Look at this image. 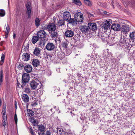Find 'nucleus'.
Segmentation results:
<instances>
[{
  "label": "nucleus",
  "instance_id": "nucleus-26",
  "mask_svg": "<svg viewBox=\"0 0 135 135\" xmlns=\"http://www.w3.org/2000/svg\"><path fill=\"white\" fill-rule=\"evenodd\" d=\"M84 2L85 4L87 6L91 7L92 5V2L89 0H84Z\"/></svg>",
  "mask_w": 135,
  "mask_h": 135
},
{
  "label": "nucleus",
  "instance_id": "nucleus-34",
  "mask_svg": "<svg viewBox=\"0 0 135 135\" xmlns=\"http://www.w3.org/2000/svg\"><path fill=\"white\" fill-rule=\"evenodd\" d=\"M5 15V12L4 10L3 9H0V16L3 17Z\"/></svg>",
  "mask_w": 135,
  "mask_h": 135
},
{
  "label": "nucleus",
  "instance_id": "nucleus-35",
  "mask_svg": "<svg viewBox=\"0 0 135 135\" xmlns=\"http://www.w3.org/2000/svg\"><path fill=\"white\" fill-rule=\"evenodd\" d=\"M29 45L27 44L26 46H24L23 48L22 49L24 52H27L28 49Z\"/></svg>",
  "mask_w": 135,
  "mask_h": 135
},
{
  "label": "nucleus",
  "instance_id": "nucleus-32",
  "mask_svg": "<svg viewBox=\"0 0 135 135\" xmlns=\"http://www.w3.org/2000/svg\"><path fill=\"white\" fill-rule=\"evenodd\" d=\"M129 36L131 39L133 40L135 39V32H133L131 33Z\"/></svg>",
  "mask_w": 135,
  "mask_h": 135
},
{
  "label": "nucleus",
  "instance_id": "nucleus-30",
  "mask_svg": "<svg viewBox=\"0 0 135 135\" xmlns=\"http://www.w3.org/2000/svg\"><path fill=\"white\" fill-rule=\"evenodd\" d=\"M5 55L3 54H2V55L1 57V60L0 62V65H2L4 62V60L5 59Z\"/></svg>",
  "mask_w": 135,
  "mask_h": 135
},
{
  "label": "nucleus",
  "instance_id": "nucleus-43",
  "mask_svg": "<svg viewBox=\"0 0 135 135\" xmlns=\"http://www.w3.org/2000/svg\"><path fill=\"white\" fill-rule=\"evenodd\" d=\"M37 103L36 102H32L31 105L33 107H35V106L37 105Z\"/></svg>",
  "mask_w": 135,
  "mask_h": 135
},
{
  "label": "nucleus",
  "instance_id": "nucleus-3",
  "mask_svg": "<svg viewBox=\"0 0 135 135\" xmlns=\"http://www.w3.org/2000/svg\"><path fill=\"white\" fill-rule=\"evenodd\" d=\"M22 81L21 85L22 88L23 87V85H25L28 83L30 80V76L29 74L26 73H23L22 76Z\"/></svg>",
  "mask_w": 135,
  "mask_h": 135
},
{
  "label": "nucleus",
  "instance_id": "nucleus-6",
  "mask_svg": "<svg viewBox=\"0 0 135 135\" xmlns=\"http://www.w3.org/2000/svg\"><path fill=\"white\" fill-rule=\"evenodd\" d=\"M111 24V21H110L107 20L104 21L102 24V27L105 30H107L109 28Z\"/></svg>",
  "mask_w": 135,
  "mask_h": 135
},
{
  "label": "nucleus",
  "instance_id": "nucleus-11",
  "mask_svg": "<svg viewBox=\"0 0 135 135\" xmlns=\"http://www.w3.org/2000/svg\"><path fill=\"white\" fill-rule=\"evenodd\" d=\"M56 25L53 23H50L47 26V28L49 32L51 31H55L56 29Z\"/></svg>",
  "mask_w": 135,
  "mask_h": 135
},
{
  "label": "nucleus",
  "instance_id": "nucleus-15",
  "mask_svg": "<svg viewBox=\"0 0 135 135\" xmlns=\"http://www.w3.org/2000/svg\"><path fill=\"white\" fill-rule=\"evenodd\" d=\"M51 37L52 38H57L58 37V34L56 31H51L49 32Z\"/></svg>",
  "mask_w": 135,
  "mask_h": 135
},
{
  "label": "nucleus",
  "instance_id": "nucleus-47",
  "mask_svg": "<svg viewBox=\"0 0 135 135\" xmlns=\"http://www.w3.org/2000/svg\"><path fill=\"white\" fill-rule=\"evenodd\" d=\"M9 33L5 32V38H7Z\"/></svg>",
  "mask_w": 135,
  "mask_h": 135
},
{
  "label": "nucleus",
  "instance_id": "nucleus-14",
  "mask_svg": "<svg viewBox=\"0 0 135 135\" xmlns=\"http://www.w3.org/2000/svg\"><path fill=\"white\" fill-rule=\"evenodd\" d=\"M111 28L114 31H119L121 29L120 25L118 24H113L111 26Z\"/></svg>",
  "mask_w": 135,
  "mask_h": 135
},
{
  "label": "nucleus",
  "instance_id": "nucleus-4",
  "mask_svg": "<svg viewBox=\"0 0 135 135\" xmlns=\"http://www.w3.org/2000/svg\"><path fill=\"white\" fill-rule=\"evenodd\" d=\"M63 19L64 20L67 21L70 23L72 24L73 18H71V16L70 12L66 11L63 14Z\"/></svg>",
  "mask_w": 135,
  "mask_h": 135
},
{
  "label": "nucleus",
  "instance_id": "nucleus-37",
  "mask_svg": "<svg viewBox=\"0 0 135 135\" xmlns=\"http://www.w3.org/2000/svg\"><path fill=\"white\" fill-rule=\"evenodd\" d=\"M3 72L2 70L0 72V81L1 83L2 82V79L3 78Z\"/></svg>",
  "mask_w": 135,
  "mask_h": 135
},
{
  "label": "nucleus",
  "instance_id": "nucleus-51",
  "mask_svg": "<svg viewBox=\"0 0 135 135\" xmlns=\"http://www.w3.org/2000/svg\"><path fill=\"white\" fill-rule=\"evenodd\" d=\"M17 86H19V85H20V83L18 81V80H17Z\"/></svg>",
  "mask_w": 135,
  "mask_h": 135
},
{
  "label": "nucleus",
  "instance_id": "nucleus-23",
  "mask_svg": "<svg viewBox=\"0 0 135 135\" xmlns=\"http://www.w3.org/2000/svg\"><path fill=\"white\" fill-rule=\"evenodd\" d=\"M27 115L29 117H31L33 116L34 114V112L32 110L28 109H27Z\"/></svg>",
  "mask_w": 135,
  "mask_h": 135
},
{
  "label": "nucleus",
  "instance_id": "nucleus-7",
  "mask_svg": "<svg viewBox=\"0 0 135 135\" xmlns=\"http://www.w3.org/2000/svg\"><path fill=\"white\" fill-rule=\"evenodd\" d=\"M88 27L89 29H90L94 31L97 29V26L96 23H95L89 22L88 23Z\"/></svg>",
  "mask_w": 135,
  "mask_h": 135
},
{
  "label": "nucleus",
  "instance_id": "nucleus-17",
  "mask_svg": "<svg viewBox=\"0 0 135 135\" xmlns=\"http://www.w3.org/2000/svg\"><path fill=\"white\" fill-rule=\"evenodd\" d=\"M32 66L29 65L24 67V70L27 73H28L31 72L32 70Z\"/></svg>",
  "mask_w": 135,
  "mask_h": 135
},
{
  "label": "nucleus",
  "instance_id": "nucleus-20",
  "mask_svg": "<svg viewBox=\"0 0 135 135\" xmlns=\"http://www.w3.org/2000/svg\"><path fill=\"white\" fill-rule=\"evenodd\" d=\"M23 100L25 102H27L29 100V98L28 96L26 94H23L22 95Z\"/></svg>",
  "mask_w": 135,
  "mask_h": 135
},
{
  "label": "nucleus",
  "instance_id": "nucleus-44",
  "mask_svg": "<svg viewBox=\"0 0 135 135\" xmlns=\"http://www.w3.org/2000/svg\"><path fill=\"white\" fill-rule=\"evenodd\" d=\"M122 39H121V40H120L119 41L120 42V45H121L123 44H124V40L123 39L122 40Z\"/></svg>",
  "mask_w": 135,
  "mask_h": 135
},
{
  "label": "nucleus",
  "instance_id": "nucleus-60",
  "mask_svg": "<svg viewBox=\"0 0 135 135\" xmlns=\"http://www.w3.org/2000/svg\"><path fill=\"white\" fill-rule=\"evenodd\" d=\"M52 109H50V110H51V112H52Z\"/></svg>",
  "mask_w": 135,
  "mask_h": 135
},
{
  "label": "nucleus",
  "instance_id": "nucleus-41",
  "mask_svg": "<svg viewBox=\"0 0 135 135\" xmlns=\"http://www.w3.org/2000/svg\"><path fill=\"white\" fill-rule=\"evenodd\" d=\"M14 119L16 124H17V115L16 113L15 114Z\"/></svg>",
  "mask_w": 135,
  "mask_h": 135
},
{
  "label": "nucleus",
  "instance_id": "nucleus-50",
  "mask_svg": "<svg viewBox=\"0 0 135 135\" xmlns=\"http://www.w3.org/2000/svg\"><path fill=\"white\" fill-rule=\"evenodd\" d=\"M88 15L90 17H91L93 16V14L90 13H88Z\"/></svg>",
  "mask_w": 135,
  "mask_h": 135
},
{
  "label": "nucleus",
  "instance_id": "nucleus-25",
  "mask_svg": "<svg viewBox=\"0 0 135 135\" xmlns=\"http://www.w3.org/2000/svg\"><path fill=\"white\" fill-rule=\"evenodd\" d=\"M41 21L40 19L38 18H36L35 19V25L37 27L39 26L40 25V22Z\"/></svg>",
  "mask_w": 135,
  "mask_h": 135
},
{
  "label": "nucleus",
  "instance_id": "nucleus-2",
  "mask_svg": "<svg viewBox=\"0 0 135 135\" xmlns=\"http://www.w3.org/2000/svg\"><path fill=\"white\" fill-rule=\"evenodd\" d=\"M74 18H73L72 20V25H75L77 24V22H82L84 20L83 14L79 12L76 13L74 15Z\"/></svg>",
  "mask_w": 135,
  "mask_h": 135
},
{
  "label": "nucleus",
  "instance_id": "nucleus-54",
  "mask_svg": "<svg viewBox=\"0 0 135 135\" xmlns=\"http://www.w3.org/2000/svg\"><path fill=\"white\" fill-rule=\"evenodd\" d=\"M57 131H59V132H61V129L58 128H57Z\"/></svg>",
  "mask_w": 135,
  "mask_h": 135
},
{
  "label": "nucleus",
  "instance_id": "nucleus-19",
  "mask_svg": "<svg viewBox=\"0 0 135 135\" xmlns=\"http://www.w3.org/2000/svg\"><path fill=\"white\" fill-rule=\"evenodd\" d=\"M40 50L38 47H36L33 52V54L36 56H38L40 54Z\"/></svg>",
  "mask_w": 135,
  "mask_h": 135
},
{
  "label": "nucleus",
  "instance_id": "nucleus-13",
  "mask_svg": "<svg viewBox=\"0 0 135 135\" xmlns=\"http://www.w3.org/2000/svg\"><path fill=\"white\" fill-rule=\"evenodd\" d=\"M74 35V32L70 30H67L65 33V35L67 37L70 38L72 37Z\"/></svg>",
  "mask_w": 135,
  "mask_h": 135
},
{
  "label": "nucleus",
  "instance_id": "nucleus-38",
  "mask_svg": "<svg viewBox=\"0 0 135 135\" xmlns=\"http://www.w3.org/2000/svg\"><path fill=\"white\" fill-rule=\"evenodd\" d=\"M6 31L5 32L9 33L10 31V28L8 24H7V26L6 27Z\"/></svg>",
  "mask_w": 135,
  "mask_h": 135
},
{
  "label": "nucleus",
  "instance_id": "nucleus-61",
  "mask_svg": "<svg viewBox=\"0 0 135 135\" xmlns=\"http://www.w3.org/2000/svg\"><path fill=\"white\" fill-rule=\"evenodd\" d=\"M56 106H55V107H54V108H56Z\"/></svg>",
  "mask_w": 135,
  "mask_h": 135
},
{
  "label": "nucleus",
  "instance_id": "nucleus-42",
  "mask_svg": "<svg viewBox=\"0 0 135 135\" xmlns=\"http://www.w3.org/2000/svg\"><path fill=\"white\" fill-rule=\"evenodd\" d=\"M7 121V119L6 118L5 120H2L3 125L4 127H5L6 124V122Z\"/></svg>",
  "mask_w": 135,
  "mask_h": 135
},
{
  "label": "nucleus",
  "instance_id": "nucleus-48",
  "mask_svg": "<svg viewBox=\"0 0 135 135\" xmlns=\"http://www.w3.org/2000/svg\"><path fill=\"white\" fill-rule=\"evenodd\" d=\"M15 108L17 109V104L16 101H15Z\"/></svg>",
  "mask_w": 135,
  "mask_h": 135
},
{
  "label": "nucleus",
  "instance_id": "nucleus-62",
  "mask_svg": "<svg viewBox=\"0 0 135 135\" xmlns=\"http://www.w3.org/2000/svg\"><path fill=\"white\" fill-rule=\"evenodd\" d=\"M91 108H93V107H91Z\"/></svg>",
  "mask_w": 135,
  "mask_h": 135
},
{
  "label": "nucleus",
  "instance_id": "nucleus-46",
  "mask_svg": "<svg viewBox=\"0 0 135 135\" xmlns=\"http://www.w3.org/2000/svg\"><path fill=\"white\" fill-rule=\"evenodd\" d=\"M38 135H45V134L44 132H40L38 133Z\"/></svg>",
  "mask_w": 135,
  "mask_h": 135
},
{
  "label": "nucleus",
  "instance_id": "nucleus-39",
  "mask_svg": "<svg viewBox=\"0 0 135 135\" xmlns=\"http://www.w3.org/2000/svg\"><path fill=\"white\" fill-rule=\"evenodd\" d=\"M127 3L128 5L135 6V1H134L132 2H128V3Z\"/></svg>",
  "mask_w": 135,
  "mask_h": 135
},
{
  "label": "nucleus",
  "instance_id": "nucleus-5",
  "mask_svg": "<svg viewBox=\"0 0 135 135\" xmlns=\"http://www.w3.org/2000/svg\"><path fill=\"white\" fill-rule=\"evenodd\" d=\"M30 85L32 89L36 90L37 88H40V86L42 85V84L41 83H38L34 80H33L31 82Z\"/></svg>",
  "mask_w": 135,
  "mask_h": 135
},
{
  "label": "nucleus",
  "instance_id": "nucleus-10",
  "mask_svg": "<svg viewBox=\"0 0 135 135\" xmlns=\"http://www.w3.org/2000/svg\"><path fill=\"white\" fill-rule=\"evenodd\" d=\"M79 28L80 31L83 33H87L90 30L88 26L86 25L81 26Z\"/></svg>",
  "mask_w": 135,
  "mask_h": 135
},
{
  "label": "nucleus",
  "instance_id": "nucleus-9",
  "mask_svg": "<svg viewBox=\"0 0 135 135\" xmlns=\"http://www.w3.org/2000/svg\"><path fill=\"white\" fill-rule=\"evenodd\" d=\"M26 8L27 10V13L28 15V18H29L30 17V15L31 12V3L30 2H27Z\"/></svg>",
  "mask_w": 135,
  "mask_h": 135
},
{
  "label": "nucleus",
  "instance_id": "nucleus-24",
  "mask_svg": "<svg viewBox=\"0 0 135 135\" xmlns=\"http://www.w3.org/2000/svg\"><path fill=\"white\" fill-rule=\"evenodd\" d=\"M43 86L42 84V85L40 86V88H37L36 90H37V93L40 95H42L43 93V90L42 89Z\"/></svg>",
  "mask_w": 135,
  "mask_h": 135
},
{
  "label": "nucleus",
  "instance_id": "nucleus-59",
  "mask_svg": "<svg viewBox=\"0 0 135 135\" xmlns=\"http://www.w3.org/2000/svg\"><path fill=\"white\" fill-rule=\"evenodd\" d=\"M1 99H0V107L1 106Z\"/></svg>",
  "mask_w": 135,
  "mask_h": 135
},
{
  "label": "nucleus",
  "instance_id": "nucleus-36",
  "mask_svg": "<svg viewBox=\"0 0 135 135\" xmlns=\"http://www.w3.org/2000/svg\"><path fill=\"white\" fill-rule=\"evenodd\" d=\"M68 43L67 42H63L62 43V47L64 48L65 49L66 48H67L68 47Z\"/></svg>",
  "mask_w": 135,
  "mask_h": 135
},
{
  "label": "nucleus",
  "instance_id": "nucleus-58",
  "mask_svg": "<svg viewBox=\"0 0 135 135\" xmlns=\"http://www.w3.org/2000/svg\"><path fill=\"white\" fill-rule=\"evenodd\" d=\"M64 135H68V134L67 133H64Z\"/></svg>",
  "mask_w": 135,
  "mask_h": 135
},
{
  "label": "nucleus",
  "instance_id": "nucleus-56",
  "mask_svg": "<svg viewBox=\"0 0 135 135\" xmlns=\"http://www.w3.org/2000/svg\"><path fill=\"white\" fill-rule=\"evenodd\" d=\"M33 120H34L33 121V122L34 123H36V122L35 119H33Z\"/></svg>",
  "mask_w": 135,
  "mask_h": 135
},
{
  "label": "nucleus",
  "instance_id": "nucleus-27",
  "mask_svg": "<svg viewBox=\"0 0 135 135\" xmlns=\"http://www.w3.org/2000/svg\"><path fill=\"white\" fill-rule=\"evenodd\" d=\"M64 54L62 52H59L57 54V56L58 57L61 59H62L64 57Z\"/></svg>",
  "mask_w": 135,
  "mask_h": 135
},
{
  "label": "nucleus",
  "instance_id": "nucleus-22",
  "mask_svg": "<svg viewBox=\"0 0 135 135\" xmlns=\"http://www.w3.org/2000/svg\"><path fill=\"white\" fill-rule=\"evenodd\" d=\"M39 38L37 35V36H33L32 38V43L35 44L39 40Z\"/></svg>",
  "mask_w": 135,
  "mask_h": 135
},
{
  "label": "nucleus",
  "instance_id": "nucleus-16",
  "mask_svg": "<svg viewBox=\"0 0 135 135\" xmlns=\"http://www.w3.org/2000/svg\"><path fill=\"white\" fill-rule=\"evenodd\" d=\"M22 60L27 61L28 60L30 57V54L28 53H24L22 56Z\"/></svg>",
  "mask_w": 135,
  "mask_h": 135
},
{
  "label": "nucleus",
  "instance_id": "nucleus-31",
  "mask_svg": "<svg viewBox=\"0 0 135 135\" xmlns=\"http://www.w3.org/2000/svg\"><path fill=\"white\" fill-rule=\"evenodd\" d=\"M3 110V111H2V112L3 113L2 117L3 119V120H5L6 118L7 119V117L6 113V110L4 109Z\"/></svg>",
  "mask_w": 135,
  "mask_h": 135
},
{
  "label": "nucleus",
  "instance_id": "nucleus-12",
  "mask_svg": "<svg viewBox=\"0 0 135 135\" xmlns=\"http://www.w3.org/2000/svg\"><path fill=\"white\" fill-rule=\"evenodd\" d=\"M121 29V32L125 34L127 33V32L129 31L128 26L124 24L122 25Z\"/></svg>",
  "mask_w": 135,
  "mask_h": 135
},
{
  "label": "nucleus",
  "instance_id": "nucleus-49",
  "mask_svg": "<svg viewBox=\"0 0 135 135\" xmlns=\"http://www.w3.org/2000/svg\"><path fill=\"white\" fill-rule=\"evenodd\" d=\"M112 0V2L111 3V4L112 5V7L114 8V5H113V4H114V2H113V1H114V0Z\"/></svg>",
  "mask_w": 135,
  "mask_h": 135
},
{
  "label": "nucleus",
  "instance_id": "nucleus-1",
  "mask_svg": "<svg viewBox=\"0 0 135 135\" xmlns=\"http://www.w3.org/2000/svg\"><path fill=\"white\" fill-rule=\"evenodd\" d=\"M37 35L41 40L39 42V45L44 46L46 41L47 39V38H46L47 35L46 33L44 30H41L37 32Z\"/></svg>",
  "mask_w": 135,
  "mask_h": 135
},
{
  "label": "nucleus",
  "instance_id": "nucleus-53",
  "mask_svg": "<svg viewBox=\"0 0 135 135\" xmlns=\"http://www.w3.org/2000/svg\"><path fill=\"white\" fill-rule=\"evenodd\" d=\"M16 34L15 33H14L13 34V38L15 39L16 38Z\"/></svg>",
  "mask_w": 135,
  "mask_h": 135
},
{
  "label": "nucleus",
  "instance_id": "nucleus-29",
  "mask_svg": "<svg viewBox=\"0 0 135 135\" xmlns=\"http://www.w3.org/2000/svg\"><path fill=\"white\" fill-rule=\"evenodd\" d=\"M24 91L26 93L28 94H30L31 91V89L27 87L24 88Z\"/></svg>",
  "mask_w": 135,
  "mask_h": 135
},
{
  "label": "nucleus",
  "instance_id": "nucleus-8",
  "mask_svg": "<svg viewBox=\"0 0 135 135\" xmlns=\"http://www.w3.org/2000/svg\"><path fill=\"white\" fill-rule=\"evenodd\" d=\"M55 48V45L53 43L48 42L46 45L45 48L48 51H51Z\"/></svg>",
  "mask_w": 135,
  "mask_h": 135
},
{
  "label": "nucleus",
  "instance_id": "nucleus-40",
  "mask_svg": "<svg viewBox=\"0 0 135 135\" xmlns=\"http://www.w3.org/2000/svg\"><path fill=\"white\" fill-rule=\"evenodd\" d=\"M24 67V65L23 64H20L19 65L18 68L19 69L21 70L23 69Z\"/></svg>",
  "mask_w": 135,
  "mask_h": 135
},
{
  "label": "nucleus",
  "instance_id": "nucleus-33",
  "mask_svg": "<svg viewBox=\"0 0 135 135\" xmlns=\"http://www.w3.org/2000/svg\"><path fill=\"white\" fill-rule=\"evenodd\" d=\"M65 20H59L58 23V25L59 26H61L62 25H64L65 22L64 21Z\"/></svg>",
  "mask_w": 135,
  "mask_h": 135
},
{
  "label": "nucleus",
  "instance_id": "nucleus-28",
  "mask_svg": "<svg viewBox=\"0 0 135 135\" xmlns=\"http://www.w3.org/2000/svg\"><path fill=\"white\" fill-rule=\"evenodd\" d=\"M73 2L79 6H81L82 4L81 1L79 0H73Z\"/></svg>",
  "mask_w": 135,
  "mask_h": 135
},
{
  "label": "nucleus",
  "instance_id": "nucleus-57",
  "mask_svg": "<svg viewBox=\"0 0 135 135\" xmlns=\"http://www.w3.org/2000/svg\"><path fill=\"white\" fill-rule=\"evenodd\" d=\"M3 110H4V109H5L6 110V107H5L4 106V107H3ZM3 111V110L2 111Z\"/></svg>",
  "mask_w": 135,
  "mask_h": 135
},
{
  "label": "nucleus",
  "instance_id": "nucleus-21",
  "mask_svg": "<svg viewBox=\"0 0 135 135\" xmlns=\"http://www.w3.org/2000/svg\"><path fill=\"white\" fill-rule=\"evenodd\" d=\"M38 129L41 131L40 132H44L46 131L45 127L41 124L38 126Z\"/></svg>",
  "mask_w": 135,
  "mask_h": 135
},
{
  "label": "nucleus",
  "instance_id": "nucleus-52",
  "mask_svg": "<svg viewBox=\"0 0 135 135\" xmlns=\"http://www.w3.org/2000/svg\"><path fill=\"white\" fill-rule=\"evenodd\" d=\"M4 42V41H2L0 43V45L1 46H2L3 45V42Z\"/></svg>",
  "mask_w": 135,
  "mask_h": 135
},
{
  "label": "nucleus",
  "instance_id": "nucleus-18",
  "mask_svg": "<svg viewBox=\"0 0 135 135\" xmlns=\"http://www.w3.org/2000/svg\"><path fill=\"white\" fill-rule=\"evenodd\" d=\"M32 63V65L35 67H37L40 64L39 61L37 59H33Z\"/></svg>",
  "mask_w": 135,
  "mask_h": 135
},
{
  "label": "nucleus",
  "instance_id": "nucleus-45",
  "mask_svg": "<svg viewBox=\"0 0 135 135\" xmlns=\"http://www.w3.org/2000/svg\"><path fill=\"white\" fill-rule=\"evenodd\" d=\"M51 132L49 131H47L46 132V135H51Z\"/></svg>",
  "mask_w": 135,
  "mask_h": 135
},
{
  "label": "nucleus",
  "instance_id": "nucleus-55",
  "mask_svg": "<svg viewBox=\"0 0 135 135\" xmlns=\"http://www.w3.org/2000/svg\"><path fill=\"white\" fill-rule=\"evenodd\" d=\"M31 134H32V135H33L34 134V133L33 131L32 130L31 131Z\"/></svg>",
  "mask_w": 135,
  "mask_h": 135
}]
</instances>
